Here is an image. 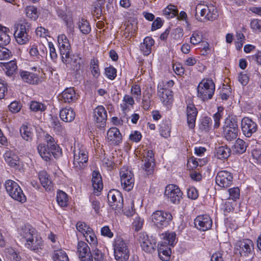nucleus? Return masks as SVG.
Segmentation results:
<instances>
[{
	"instance_id": "1",
	"label": "nucleus",
	"mask_w": 261,
	"mask_h": 261,
	"mask_svg": "<svg viewBox=\"0 0 261 261\" xmlns=\"http://www.w3.org/2000/svg\"><path fill=\"white\" fill-rule=\"evenodd\" d=\"M21 240L26 248L36 252L44 248V241L36 229L30 225H24L18 230Z\"/></svg>"
},
{
	"instance_id": "2",
	"label": "nucleus",
	"mask_w": 261,
	"mask_h": 261,
	"mask_svg": "<svg viewBox=\"0 0 261 261\" xmlns=\"http://www.w3.org/2000/svg\"><path fill=\"white\" fill-rule=\"evenodd\" d=\"M47 144H39L37 147L38 151L40 156L45 161H49L51 156L58 158L61 155L62 151L56 142L54 138L48 134L44 136Z\"/></svg>"
},
{
	"instance_id": "3",
	"label": "nucleus",
	"mask_w": 261,
	"mask_h": 261,
	"mask_svg": "<svg viewBox=\"0 0 261 261\" xmlns=\"http://www.w3.org/2000/svg\"><path fill=\"white\" fill-rule=\"evenodd\" d=\"M114 255L116 261H127L130 255L128 243L121 237H117L113 242Z\"/></svg>"
},
{
	"instance_id": "4",
	"label": "nucleus",
	"mask_w": 261,
	"mask_h": 261,
	"mask_svg": "<svg viewBox=\"0 0 261 261\" xmlns=\"http://www.w3.org/2000/svg\"><path fill=\"white\" fill-rule=\"evenodd\" d=\"M195 16L199 21H212L218 16L217 11L213 5H204L198 4L196 7Z\"/></svg>"
},
{
	"instance_id": "5",
	"label": "nucleus",
	"mask_w": 261,
	"mask_h": 261,
	"mask_svg": "<svg viewBox=\"0 0 261 261\" xmlns=\"http://www.w3.org/2000/svg\"><path fill=\"white\" fill-rule=\"evenodd\" d=\"M73 167L76 170H81L87 167L88 161V153L86 148L78 144L73 150Z\"/></svg>"
},
{
	"instance_id": "6",
	"label": "nucleus",
	"mask_w": 261,
	"mask_h": 261,
	"mask_svg": "<svg viewBox=\"0 0 261 261\" xmlns=\"http://www.w3.org/2000/svg\"><path fill=\"white\" fill-rule=\"evenodd\" d=\"M239 129L237 120L228 117L225 120L223 126V136L228 141L235 140L238 136Z\"/></svg>"
},
{
	"instance_id": "7",
	"label": "nucleus",
	"mask_w": 261,
	"mask_h": 261,
	"mask_svg": "<svg viewBox=\"0 0 261 261\" xmlns=\"http://www.w3.org/2000/svg\"><path fill=\"white\" fill-rule=\"evenodd\" d=\"M197 96L202 100L212 98L215 90L213 81L210 79H203L200 82L197 88Z\"/></svg>"
},
{
	"instance_id": "8",
	"label": "nucleus",
	"mask_w": 261,
	"mask_h": 261,
	"mask_svg": "<svg viewBox=\"0 0 261 261\" xmlns=\"http://www.w3.org/2000/svg\"><path fill=\"white\" fill-rule=\"evenodd\" d=\"M5 189L9 196L21 203L26 201L27 198L19 185L15 181L8 179L5 184Z\"/></svg>"
},
{
	"instance_id": "9",
	"label": "nucleus",
	"mask_w": 261,
	"mask_h": 261,
	"mask_svg": "<svg viewBox=\"0 0 261 261\" xmlns=\"http://www.w3.org/2000/svg\"><path fill=\"white\" fill-rule=\"evenodd\" d=\"M30 29L31 24L25 20L18 24L14 36L18 44H25L29 41L31 37L28 34Z\"/></svg>"
},
{
	"instance_id": "10",
	"label": "nucleus",
	"mask_w": 261,
	"mask_h": 261,
	"mask_svg": "<svg viewBox=\"0 0 261 261\" xmlns=\"http://www.w3.org/2000/svg\"><path fill=\"white\" fill-rule=\"evenodd\" d=\"M120 181L123 189L130 191L134 186V177L133 172L127 167L123 166L119 172Z\"/></svg>"
},
{
	"instance_id": "11",
	"label": "nucleus",
	"mask_w": 261,
	"mask_h": 261,
	"mask_svg": "<svg viewBox=\"0 0 261 261\" xmlns=\"http://www.w3.org/2000/svg\"><path fill=\"white\" fill-rule=\"evenodd\" d=\"M109 204L112 209L120 212L123 207V198L121 193L118 190L112 189L108 193Z\"/></svg>"
},
{
	"instance_id": "12",
	"label": "nucleus",
	"mask_w": 261,
	"mask_h": 261,
	"mask_svg": "<svg viewBox=\"0 0 261 261\" xmlns=\"http://www.w3.org/2000/svg\"><path fill=\"white\" fill-rule=\"evenodd\" d=\"M164 195L171 203L178 204L180 202L182 193L178 186L170 184L166 187Z\"/></svg>"
},
{
	"instance_id": "13",
	"label": "nucleus",
	"mask_w": 261,
	"mask_h": 261,
	"mask_svg": "<svg viewBox=\"0 0 261 261\" xmlns=\"http://www.w3.org/2000/svg\"><path fill=\"white\" fill-rule=\"evenodd\" d=\"M176 234L174 232L164 233V261H168L171 254V248L177 242Z\"/></svg>"
},
{
	"instance_id": "14",
	"label": "nucleus",
	"mask_w": 261,
	"mask_h": 261,
	"mask_svg": "<svg viewBox=\"0 0 261 261\" xmlns=\"http://www.w3.org/2000/svg\"><path fill=\"white\" fill-rule=\"evenodd\" d=\"M142 249L145 252L151 253L156 247V241L152 237L149 238L145 232L139 233L138 239Z\"/></svg>"
},
{
	"instance_id": "15",
	"label": "nucleus",
	"mask_w": 261,
	"mask_h": 261,
	"mask_svg": "<svg viewBox=\"0 0 261 261\" xmlns=\"http://www.w3.org/2000/svg\"><path fill=\"white\" fill-rule=\"evenodd\" d=\"M107 117V112L103 106H98L94 109V120L98 128H102L105 127Z\"/></svg>"
},
{
	"instance_id": "16",
	"label": "nucleus",
	"mask_w": 261,
	"mask_h": 261,
	"mask_svg": "<svg viewBox=\"0 0 261 261\" xmlns=\"http://www.w3.org/2000/svg\"><path fill=\"white\" fill-rule=\"evenodd\" d=\"M232 174L226 170L219 171L215 178L216 184L223 188L230 187L232 184Z\"/></svg>"
},
{
	"instance_id": "17",
	"label": "nucleus",
	"mask_w": 261,
	"mask_h": 261,
	"mask_svg": "<svg viewBox=\"0 0 261 261\" xmlns=\"http://www.w3.org/2000/svg\"><path fill=\"white\" fill-rule=\"evenodd\" d=\"M235 248L241 256H248L252 254L254 244L250 239H245L237 241Z\"/></svg>"
},
{
	"instance_id": "18",
	"label": "nucleus",
	"mask_w": 261,
	"mask_h": 261,
	"mask_svg": "<svg viewBox=\"0 0 261 261\" xmlns=\"http://www.w3.org/2000/svg\"><path fill=\"white\" fill-rule=\"evenodd\" d=\"M19 78L24 83L37 85L42 82L41 79L37 73L20 69L18 73Z\"/></svg>"
},
{
	"instance_id": "19",
	"label": "nucleus",
	"mask_w": 261,
	"mask_h": 261,
	"mask_svg": "<svg viewBox=\"0 0 261 261\" xmlns=\"http://www.w3.org/2000/svg\"><path fill=\"white\" fill-rule=\"evenodd\" d=\"M241 129L243 134L246 137L249 138L257 130V125L249 117H245L241 121Z\"/></svg>"
},
{
	"instance_id": "20",
	"label": "nucleus",
	"mask_w": 261,
	"mask_h": 261,
	"mask_svg": "<svg viewBox=\"0 0 261 261\" xmlns=\"http://www.w3.org/2000/svg\"><path fill=\"white\" fill-rule=\"evenodd\" d=\"M213 222L208 215H201L196 217L194 220L196 228L200 231H205L211 228Z\"/></svg>"
},
{
	"instance_id": "21",
	"label": "nucleus",
	"mask_w": 261,
	"mask_h": 261,
	"mask_svg": "<svg viewBox=\"0 0 261 261\" xmlns=\"http://www.w3.org/2000/svg\"><path fill=\"white\" fill-rule=\"evenodd\" d=\"M197 114V109L194 104L188 103L187 105V122L189 128L193 129L195 127V122Z\"/></svg>"
},
{
	"instance_id": "22",
	"label": "nucleus",
	"mask_w": 261,
	"mask_h": 261,
	"mask_svg": "<svg viewBox=\"0 0 261 261\" xmlns=\"http://www.w3.org/2000/svg\"><path fill=\"white\" fill-rule=\"evenodd\" d=\"M108 141L114 145H118L122 142V137L119 130L117 127L110 128L107 132Z\"/></svg>"
},
{
	"instance_id": "23",
	"label": "nucleus",
	"mask_w": 261,
	"mask_h": 261,
	"mask_svg": "<svg viewBox=\"0 0 261 261\" xmlns=\"http://www.w3.org/2000/svg\"><path fill=\"white\" fill-rule=\"evenodd\" d=\"M92 184L94 189V193L98 195L103 189V182L101 176L98 171L94 170L92 173Z\"/></svg>"
},
{
	"instance_id": "24",
	"label": "nucleus",
	"mask_w": 261,
	"mask_h": 261,
	"mask_svg": "<svg viewBox=\"0 0 261 261\" xmlns=\"http://www.w3.org/2000/svg\"><path fill=\"white\" fill-rule=\"evenodd\" d=\"M77 98V95L73 88L65 89L60 95L59 99L66 103L74 102Z\"/></svg>"
},
{
	"instance_id": "25",
	"label": "nucleus",
	"mask_w": 261,
	"mask_h": 261,
	"mask_svg": "<svg viewBox=\"0 0 261 261\" xmlns=\"http://www.w3.org/2000/svg\"><path fill=\"white\" fill-rule=\"evenodd\" d=\"M151 222L153 226L161 230L163 226V211L158 210L153 212L151 215Z\"/></svg>"
},
{
	"instance_id": "26",
	"label": "nucleus",
	"mask_w": 261,
	"mask_h": 261,
	"mask_svg": "<svg viewBox=\"0 0 261 261\" xmlns=\"http://www.w3.org/2000/svg\"><path fill=\"white\" fill-rule=\"evenodd\" d=\"M0 66L5 72V74L8 76H12L17 69L16 62L11 61L8 62H1Z\"/></svg>"
},
{
	"instance_id": "27",
	"label": "nucleus",
	"mask_w": 261,
	"mask_h": 261,
	"mask_svg": "<svg viewBox=\"0 0 261 261\" xmlns=\"http://www.w3.org/2000/svg\"><path fill=\"white\" fill-rule=\"evenodd\" d=\"M154 40L150 37H146L144 38L143 42L140 45V50L144 56L149 55L151 51L152 46L154 44Z\"/></svg>"
},
{
	"instance_id": "28",
	"label": "nucleus",
	"mask_w": 261,
	"mask_h": 261,
	"mask_svg": "<svg viewBox=\"0 0 261 261\" xmlns=\"http://www.w3.org/2000/svg\"><path fill=\"white\" fill-rule=\"evenodd\" d=\"M60 117L63 121L70 122L74 119L75 114L71 108H65L60 111Z\"/></svg>"
},
{
	"instance_id": "29",
	"label": "nucleus",
	"mask_w": 261,
	"mask_h": 261,
	"mask_svg": "<svg viewBox=\"0 0 261 261\" xmlns=\"http://www.w3.org/2000/svg\"><path fill=\"white\" fill-rule=\"evenodd\" d=\"M39 178L41 185L47 191H50L53 187L52 182L49 178V176L45 171L39 172L38 174Z\"/></svg>"
},
{
	"instance_id": "30",
	"label": "nucleus",
	"mask_w": 261,
	"mask_h": 261,
	"mask_svg": "<svg viewBox=\"0 0 261 261\" xmlns=\"http://www.w3.org/2000/svg\"><path fill=\"white\" fill-rule=\"evenodd\" d=\"M19 132L23 140L28 142H30L32 140L33 133L32 128L27 125H22L19 129Z\"/></svg>"
},
{
	"instance_id": "31",
	"label": "nucleus",
	"mask_w": 261,
	"mask_h": 261,
	"mask_svg": "<svg viewBox=\"0 0 261 261\" xmlns=\"http://www.w3.org/2000/svg\"><path fill=\"white\" fill-rule=\"evenodd\" d=\"M230 153V149L226 146H220L216 150L215 156L219 159H227Z\"/></svg>"
},
{
	"instance_id": "32",
	"label": "nucleus",
	"mask_w": 261,
	"mask_h": 261,
	"mask_svg": "<svg viewBox=\"0 0 261 261\" xmlns=\"http://www.w3.org/2000/svg\"><path fill=\"white\" fill-rule=\"evenodd\" d=\"M247 145L242 139L238 138L233 146V151L236 153L242 154L246 150Z\"/></svg>"
},
{
	"instance_id": "33",
	"label": "nucleus",
	"mask_w": 261,
	"mask_h": 261,
	"mask_svg": "<svg viewBox=\"0 0 261 261\" xmlns=\"http://www.w3.org/2000/svg\"><path fill=\"white\" fill-rule=\"evenodd\" d=\"M90 67L93 77L96 79H98L100 75L98 60L96 59H92L90 61Z\"/></svg>"
},
{
	"instance_id": "34",
	"label": "nucleus",
	"mask_w": 261,
	"mask_h": 261,
	"mask_svg": "<svg viewBox=\"0 0 261 261\" xmlns=\"http://www.w3.org/2000/svg\"><path fill=\"white\" fill-rule=\"evenodd\" d=\"M77 250L79 257L91 252L90 247L84 241H79L77 245Z\"/></svg>"
},
{
	"instance_id": "35",
	"label": "nucleus",
	"mask_w": 261,
	"mask_h": 261,
	"mask_svg": "<svg viewBox=\"0 0 261 261\" xmlns=\"http://www.w3.org/2000/svg\"><path fill=\"white\" fill-rule=\"evenodd\" d=\"M164 94L166 97L164 98V106L166 107V110H170L172 106L174 101L173 92L170 89H164Z\"/></svg>"
},
{
	"instance_id": "36",
	"label": "nucleus",
	"mask_w": 261,
	"mask_h": 261,
	"mask_svg": "<svg viewBox=\"0 0 261 261\" xmlns=\"http://www.w3.org/2000/svg\"><path fill=\"white\" fill-rule=\"evenodd\" d=\"M78 28L82 33L88 34L91 31V27L89 22L84 18H81L78 22Z\"/></svg>"
},
{
	"instance_id": "37",
	"label": "nucleus",
	"mask_w": 261,
	"mask_h": 261,
	"mask_svg": "<svg viewBox=\"0 0 261 261\" xmlns=\"http://www.w3.org/2000/svg\"><path fill=\"white\" fill-rule=\"evenodd\" d=\"M8 32L9 29L7 28L0 31V47L5 46L10 43L11 39Z\"/></svg>"
},
{
	"instance_id": "38",
	"label": "nucleus",
	"mask_w": 261,
	"mask_h": 261,
	"mask_svg": "<svg viewBox=\"0 0 261 261\" xmlns=\"http://www.w3.org/2000/svg\"><path fill=\"white\" fill-rule=\"evenodd\" d=\"M178 12L176 7L170 4L164 8V16L168 19L172 18L177 15Z\"/></svg>"
},
{
	"instance_id": "39",
	"label": "nucleus",
	"mask_w": 261,
	"mask_h": 261,
	"mask_svg": "<svg viewBox=\"0 0 261 261\" xmlns=\"http://www.w3.org/2000/svg\"><path fill=\"white\" fill-rule=\"evenodd\" d=\"M30 109L34 112H42L46 109V106L41 102L32 101L30 103Z\"/></svg>"
},
{
	"instance_id": "40",
	"label": "nucleus",
	"mask_w": 261,
	"mask_h": 261,
	"mask_svg": "<svg viewBox=\"0 0 261 261\" xmlns=\"http://www.w3.org/2000/svg\"><path fill=\"white\" fill-rule=\"evenodd\" d=\"M68 200V196L66 193L62 191H59L57 192V201L60 206H67Z\"/></svg>"
},
{
	"instance_id": "41",
	"label": "nucleus",
	"mask_w": 261,
	"mask_h": 261,
	"mask_svg": "<svg viewBox=\"0 0 261 261\" xmlns=\"http://www.w3.org/2000/svg\"><path fill=\"white\" fill-rule=\"evenodd\" d=\"M52 258L54 261H69L67 254L62 250L54 251Z\"/></svg>"
},
{
	"instance_id": "42",
	"label": "nucleus",
	"mask_w": 261,
	"mask_h": 261,
	"mask_svg": "<svg viewBox=\"0 0 261 261\" xmlns=\"http://www.w3.org/2000/svg\"><path fill=\"white\" fill-rule=\"evenodd\" d=\"M212 125V119L209 117L206 116L202 118L199 128L201 130L207 132L211 129Z\"/></svg>"
},
{
	"instance_id": "43",
	"label": "nucleus",
	"mask_w": 261,
	"mask_h": 261,
	"mask_svg": "<svg viewBox=\"0 0 261 261\" xmlns=\"http://www.w3.org/2000/svg\"><path fill=\"white\" fill-rule=\"evenodd\" d=\"M86 233L84 237L85 238L86 241L90 244L94 245L97 244L96 237L94 234L92 229L91 227H88L87 229Z\"/></svg>"
},
{
	"instance_id": "44",
	"label": "nucleus",
	"mask_w": 261,
	"mask_h": 261,
	"mask_svg": "<svg viewBox=\"0 0 261 261\" xmlns=\"http://www.w3.org/2000/svg\"><path fill=\"white\" fill-rule=\"evenodd\" d=\"M25 13L28 17L32 20H36L38 16L37 8L33 6H29L26 7Z\"/></svg>"
},
{
	"instance_id": "45",
	"label": "nucleus",
	"mask_w": 261,
	"mask_h": 261,
	"mask_svg": "<svg viewBox=\"0 0 261 261\" xmlns=\"http://www.w3.org/2000/svg\"><path fill=\"white\" fill-rule=\"evenodd\" d=\"M134 103V100L132 96L125 95L122 100V103L120 105V107L123 111H126L128 109V105L133 106Z\"/></svg>"
},
{
	"instance_id": "46",
	"label": "nucleus",
	"mask_w": 261,
	"mask_h": 261,
	"mask_svg": "<svg viewBox=\"0 0 261 261\" xmlns=\"http://www.w3.org/2000/svg\"><path fill=\"white\" fill-rule=\"evenodd\" d=\"M90 202H91L92 208L94 210L96 214H98L100 210V203L98 199L94 195H91L90 197Z\"/></svg>"
},
{
	"instance_id": "47",
	"label": "nucleus",
	"mask_w": 261,
	"mask_h": 261,
	"mask_svg": "<svg viewBox=\"0 0 261 261\" xmlns=\"http://www.w3.org/2000/svg\"><path fill=\"white\" fill-rule=\"evenodd\" d=\"M229 199H232L233 201H236L239 199L240 196V191L238 187H234L228 189Z\"/></svg>"
},
{
	"instance_id": "48",
	"label": "nucleus",
	"mask_w": 261,
	"mask_h": 261,
	"mask_svg": "<svg viewBox=\"0 0 261 261\" xmlns=\"http://www.w3.org/2000/svg\"><path fill=\"white\" fill-rule=\"evenodd\" d=\"M142 161L144 162L143 165V169L145 171L146 174H151L153 171V167L154 166V161H152L151 160H147L146 159H144L142 160Z\"/></svg>"
},
{
	"instance_id": "49",
	"label": "nucleus",
	"mask_w": 261,
	"mask_h": 261,
	"mask_svg": "<svg viewBox=\"0 0 261 261\" xmlns=\"http://www.w3.org/2000/svg\"><path fill=\"white\" fill-rule=\"evenodd\" d=\"M59 49L62 62L65 64H68L69 62L70 49H66L61 48H59Z\"/></svg>"
},
{
	"instance_id": "50",
	"label": "nucleus",
	"mask_w": 261,
	"mask_h": 261,
	"mask_svg": "<svg viewBox=\"0 0 261 261\" xmlns=\"http://www.w3.org/2000/svg\"><path fill=\"white\" fill-rule=\"evenodd\" d=\"M105 74L109 79L113 80L117 76V70L112 66H110L105 68Z\"/></svg>"
},
{
	"instance_id": "51",
	"label": "nucleus",
	"mask_w": 261,
	"mask_h": 261,
	"mask_svg": "<svg viewBox=\"0 0 261 261\" xmlns=\"http://www.w3.org/2000/svg\"><path fill=\"white\" fill-rule=\"evenodd\" d=\"M143 223V219H141L139 217H136L132 223L133 228L135 231H138L142 228Z\"/></svg>"
},
{
	"instance_id": "52",
	"label": "nucleus",
	"mask_w": 261,
	"mask_h": 261,
	"mask_svg": "<svg viewBox=\"0 0 261 261\" xmlns=\"http://www.w3.org/2000/svg\"><path fill=\"white\" fill-rule=\"evenodd\" d=\"M223 110L222 107H219L218 108V112L215 113L213 116V118L215 121L214 123V127L215 128H218L220 126V120L222 118V115L221 114V112Z\"/></svg>"
},
{
	"instance_id": "53",
	"label": "nucleus",
	"mask_w": 261,
	"mask_h": 261,
	"mask_svg": "<svg viewBox=\"0 0 261 261\" xmlns=\"http://www.w3.org/2000/svg\"><path fill=\"white\" fill-rule=\"evenodd\" d=\"M91 253L95 261H103L104 255L100 250L96 248L92 249Z\"/></svg>"
},
{
	"instance_id": "54",
	"label": "nucleus",
	"mask_w": 261,
	"mask_h": 261,
	"mask_svg": "<svg viewBox=\"0 0 261 261\" xmlns=\"http://www.w3.org/2000/svg\"><path fill=\"white\" fill-rule=\"evenodd\" d=\"M142 137L141 133L137 130L132 131L129 136V140L132 142L136 143L140 142Z\"/></svg>"
},
{
	"instance_id": "55",
	"label": "nucleus",
	"mask_w": 261,
	"mask_h": 261,
	"mask_svg": "<svg viewBox=\"0 0 261 261\" xmlns=\"http://www.w3.org/2000/svg\"><path fill=\"white\" fill-rule=\"evenodd\" d=\"M29 54L31 56L34 58L39 59L40 56H42L40 55L37 45L33 44L30 45L29 48Z\"/></svg>"
},
{
	"instance_id": "56",
	"label": "nucleus",
	"mask_w": 261,
	"mask_h": 261,
	"mask_svg": "<svg viewBox=\"0 0 261 261\" xmlns=\"http://www.w3.org/2000/svg\"><path fill=\"white\" fill-rule=\"evenodd\" d=\"M51 125L54 130L59 133H62L64 129L63 127L61 125V123L58 119H53Z\"/></svg>"
},
{
	"instance_id": "57",
	"label": "nucleus",
	"mask_w": 261,
	"mask_h": 261,
	"mask_svg": "<svg viewBox=\"0 0 261 261\" xmlns=\"http://www.w3.org/2000/svg\"><path fill=\"white\" fill-rule=\"evenodd\" d=\"M12 56L11 52L4 46L0 47V60H6Z\"/></svg>"
},
{
	"instance_id": "58",
	"label": "nucleus",
	"mask_w": 261,
	"mask_h": 261,
	"mask_svg": "<svg viewBox=\"0 0 261 261\" xmlns=\"http://www.w3.org/2000/svg\"><path fill=\"white\" fill-rule=\"evenodd\" d=\"M131 93L136 97V99H140V96L141 95L140 86L137 84L133 85L131 88Z\"/></svg>"
},
{
	"instance_id": "59",
	"label": "nucleus",
	"mask_w": 261,
	"mask_h": 261,
	"mask_svg": "<svg viewBox=\"0 0 261 261\" xmlns=\"http://www.w3.org/2000/svg\"><path fill=\"white\" fill-rule=\"evenodd\" d=\"M48 44L49 48L50 57L54 62H56L58 58V55L54 45L51 42H49Z\"/></svg>"
},
{
	"instance_id": "60",
	"label": "nucleus",
	"mask_w": 261,
	"mask_h": 261,
	"mask_svg": "<svg viewBox=\"0 0 261 261\" xmlns=\"http://www.w3.org/2000/svg\"><path fill=\"white\" fill-rule=\"evenodd\" d=\"M35 33L37 36L44 38L48 36L49 34L48 30L42 27H37L36 29Z\"/></svg>"
},
{
	"instance_id": "61",
	"label": "nucleus",
	"mask_w": 261,
	"mask_h": 261,
	"mask_svg": "<svg viewBox=\"0 0 261 261\" xmlns=\"http://www.w3.org/2000/svg\"><path fill=\"white\" fill-rule=\"evenodd\" d=\"M21 108V104L16 101L12 102L9 106V110L13 113H18Z\"/></svg>"
},
{
	"instance_id": "62",
	"label": "nucleus",
	"mask_w": 261,
	"mask_h": 261,
	"mask_svg": "<svg viewBox=\"0 0 261 261\" xmlns=\"http://www.w3.org/2000/svg\"><path fill=\"white\" fill-rule=\"evenodd\" d=\"M250 27L255 31L261 32V20L254 19L250 22Z\"/></svg>"
},
{
	"instance_id": "63",
	"label": "nucleus",
	"mask_w": 261,
	"mask_h": 261,
	"mask_svg": "<svg viewBox=\"0 0 261 261\" xmlns=\"http://www.w3.org/2000/svg\"><path fill=\"white\" fill-rule=\"evenodd\" d=\"M187 196L191 199H196L198 197V192L197 190L193 187L190 188L187 191Z\"/></svg>"
},
{
	"instance_id": "64",
	"label": "nucleus",
	"mask_w": 261,
	"mask_h": 261,
	"mask_svg": "<svg viewBox=\"0 0 261 261\" xmlns=\"http://www.w3.org/2000/svg\"><path fill=\"white\" fill-rule=\"evenodd\" d=\"M76 227L77 230L84 236L87 232V229L90 227L84 222H79L76 223Z\"/></svg>"
}]
</instances>
